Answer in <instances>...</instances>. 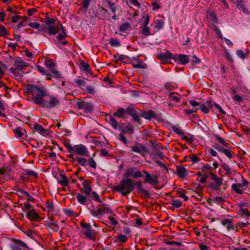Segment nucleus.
Masks as SVG:
<instances>
[{"label":"nucleus","instance_id":"f257e3e1","mask_svg":"<svg viewBox=\"0 0 250 250\" xmlns=\"http://www.w3.org/2000/svg\"><path fill=\"white\" fill-rule=\"evenodd\" d=\"M28 90L33 96L32 101L35 104L40 105L47 93L46 89L43 86L30 85Z\"/></svg>","mask_w":250,"mask_h":250},{"label":"nucleus","instance_id":"f03ea898","mask_svg":"<svg viewBox=\"0 0 250 250\" xmlns=\"http://www.w3.org/2000/svg\"><path fill=\"white\" fill-rule=\"evenodd\" d=\"M135 188L133 181L129 178L122 179L119 184L114 188L115 191L122 193L123 195L129 194Z\"/></svg>","mask_w":250,"mask_h":250},{"label":"nucleus","instance_id":"7ed1b4c3","mask_svg":"<svg viewBox=\"0 0 250 250\" xmlns=\"http://www.w3.org/2000/svg\"><path fill=\"white\" fill-rule=\"evenodd\" d=\"M81 226L82 228L81 231L85 238L95 241L98 231L92 229L90 224L82 222L81 223Z\"/></svg>","mask_w":250,"mask_h":250},{"label":"nucleus","instance_id":"20e7f679","mask_svg":"<svg viewBox=\"0 0 250 250\" xmlns=\"http://www.w3.org/2000/svg\"><path fill=\"white\" fill-rule=\"evenodd\" d=\"M90 213L93 217L100 219L103 215L112 213V210L108 205L102 203L97 209H91Z\"/></svg>","mask_w":250,"mask_h":250},{"label":"nucleus","instance_id":"39448f33","mask_svg":"<svg viewBox=\"0 0 250 250\" xmlns=\"http://www.w3.org/2000/svg\"><path fill=\"white\" fill-rule=\"evenodd\" d=\"M59 104L60 101L57 97L47 94L40 105L45 108L51 109Z\"/></svg>","mask_w":250,"mask_h":250},{"label":"nucleus","instance_id":"423d86ee","mask_svg":"<svg viewBox=\"0 0 250 250\" xmlns=\"http://www.w3.org/2000/svg\"><path fill=\"white\" fill-rule=\"evenodd\" d=\"M60 29H61L62 31L59 33L57 38L58 40L61 41L66 37V34L64 30V27L61 23H60V27L55 24L48 26L47 33L49 35H54L59 32Z\"/></svg>","mask_w":250,"mask_h":250},{"label":"nucleus","instance_id":"0eeeda50","mask_svg":"<svg viewBox=\"0 0 250 250\" xmlns=\"http://www.w3.org/2000/svg\"><path fill=\"white\" fill-rule=\"evenodd\" d=\"M89 13L92 17L101 20L106 16L107 10L102 6L99 5L97 8L91 9Z\"/></svg>","mask_w":250,"mask_h":250},{"label":"nucleus","instance_id":"6e6552de","mask_svg":"<svg viewBox=\"0 0 250 250\" xmlns=\"http://www.w3.org/2000/svg\"><path fill=\"white\" fill-rule=\"evenodd\" d=\"M76 105L79 109L84 110L85 112H91L94 108L93 105L91 103L83 101L77 102Z\"/></svg>","mask_w":250,"mask_h":250},{"label":"nucleus","instance_id":"1a4fd4ad","mask_svg":"<svg viewBox=\"0 0 250 250\" xmlns=\"http://www.w3.org/2000/svg\"><path fill=\"white\" fill-rule=\"evenodd\" d=\"M73 153H75L77 155L82 156H88V150L83 145L80 144L75 145Z\"/></svg>","mask_w":250,"mask_h":250},{"label":"nucleus","instance_id":"9d476101","mask_svg":"<svg viewBox=\"0 0 250 250\" xmlns=\"http://www.w3.org/2000/svg\"><path fill=\"white\" fill-rule=\"evenodd\" d=\"M10 247L11 250H21V248H28L27 245L24 242L16 239H12Z\"/></svg>","mask_w":250,"mask_h":250},{"label":"nucleus","instance_id":"9b49d317","mask_svg":"<svg viewBox=\"0 0 250 250\" xmlns=\"http://www.w3.org/2000/svg\"><path fill=\"white\" fill-rule=\"evenodd\" d=\"M143 173L145 174V181L146 183L150 185H155L159 183L158 177L156 175H151L146 170H143Z\"/></svg>","mask_w":250,"mask_h":250},{"label":"nucleus","instance_id":"f8f14e48","mask_svg":"<svg viewBox=\"0 0 250 250\" xmlns=\"http://www.w3.org/2000/svg\"><path fill=\"white\" fill-rule=\"evenodd\" d=\"M221 224L225 227L228 231L234 229V224L231 219L227 218L223 219L221 220Z\"/></svg>","mask_w":250,"mask_h":250},{"label":"nucleus","instance_id":"ddd939ff","mask_svg":"<svg viewBox=\"0 0 250 250\" xmlns=\"http://www.w3.org/2000/svg\"><path fill=\"white\" fill-rule=\"evenodd\" d=\"M131 150L132 151L141 154L142 151H143L145 153H148L149 150L148 148L146 146L140 144L139 146H135L131 147Z\"/></svg>","mask_w":250,"mask_h":250},{"label":"nucleus","instance_id":"4468645a","mask_svg":"<svg viewBox=\"0 0 250 250\" xmlns=\"http://www.w3.org/2000/svg\"><path fill=\"white\" fill-rule=\"evenodd\" d=\"M33 128L36 132L44 136H47L48 134V131L45 130L42 125L37 123H35L34 125Z\"/></svg>","mask_w":250,"mask_h":250},{"label":"nucleus","instance_id":"2eb2a0df","mask_svg":"<svg viewBox=\"0 0 250 250\" xmlns=\"http://www.w3.org/2000/svg\"><path fill=\"white\" fill-rule=\"evenodd\" d=\"M136 186L137 190L138 193L143 194L147 197H149L150 193L147 190L143 188V185L141 181L136 182Z\"/></svg>","mask_w":250,"mask_h":250},{"label":"nucleus","instance_id":"dca6fc26","mask_svg":"<svg viewBox=\"0 0 250 250\" xmlns=\"http://www.w3.org/2000/svg\"><path fill=\"white\" fill-rule=\"evenodd\" d=\"M90 182L88 180H84L83 183V186L84 189V193L87 196L92 193V188L90 185Z\"/></svg>","mask_w":250,"mask_h":250},{"label":"nucleus","instance_id":"f3484780","mask_svg":"<svg viewBox=\"0 0 250 250\" xmlns=\"http://www.w3.org/2000/svg\"><path fill=\"white\" fill-rule=\"evenodd\" d=\"M159 17H160L161 18L156 20L154 22L155 27L158 30L163 28L165 23L164 17L163 16H159Z\"/></svg>","mask_w":250,"mask_h":250},{"label":"nucleus","instance_id":"a211bd4d","mask_svg":"<svg viewBox=\"0 0 250 250\" xmlns=\"http://www.w3.org/2000/svg\"><path fill=\"white\" fill-rule=\"evenodd\" d=\"M14 65L16 68H17L21 71L22 69L27 67L28 64L21 60H17L15 62Z\"/></svg>","mask_w":250,"mask_h":250},{"label":"nucleus","instance_id":"6ab92c4d","mask_svg":"<svg viewBox=\"0 0 250 250\" xmlns=\"http://www.w3.org/2000/svg\"><path fill=\"white\" fill-rule=\"evenodd\" d=\"M140 115L142 117L147 120H150L151 118L155 117L154 113L152 111L147 112L144 110H142L140 111Z\"/></svg>","mask_w":250,"mask_h":250},{"label":"nucleus","instance_id":"aec40b11","mask_svg":"<svg viewBox=\"0 0 250 250\" xmlns=\"http://www.w3.org/2000/svg\"><path fill=\"white\" fill-rule=\"evenodd\" d=\"M27 218L30 220L38 221L40 219V216L34 210H30L26 214Z\"/></svg>","mask_w":250,"mask_h":250},{"label":"nucleus","instance_id":"412c9836","mask_svg":"<svg viewBox=\"0 0 250 250\" xmlns=\"http://www.w3.org/2000/svg\"><path fill=\"white\" fill-rule=\"evenodd\" d=\"M177 174L180 178H184L186 176L187 169L182 166H177L176 167Z\"/></svg>","mask_w":250,"mask_h":250},{"label":"nucleus","instance_id":"4be33fe9","mask_svg":"<svg viewBox=\"0 0 250 250\" xmlns=\"http://www.w3.org/2000/svg\"><path fill=\"white\" fill-rule=\"evenodd\" d=\"M80 68L84 71L86 74H91L92 73L90 65L84 62L83 61L81 62Z\"/></svg>","mask_w":250,"mask_h":250},{"label":"nucleus","instance_id":"5701e85b","mask_svg":"<svg viewBox=\"0 0 250 250\" xmlns=\"http://www.w3.org/2000/svg\"><path fill=\"white\" fill-rule=\"evenodd\" d=\"M60 180L58 183L63 187H66L68 185V181L67 177L63 174H60Z\"/></svg>","mask_w":250,"mask_h":250},{"label":"nucleus","instance_id":"b1692460","mask_svg":"<svg viewBox=\"0 0 250 250\" xmlns=\"http://www.w3.org/2000/svg\"><path fill=\"white\" fill-rule=\"evenodd\" d=\"M179 62L183 65L187 64L189 62L188 56L185 54L179 55Z\"/></svg>","mask_w":250,"mask_h":250},{"label":"nucleus","instance_id":"393cba45","mask_svg":"<svg viewBox=\"0 0 250 250\" xmlns=\"http://www.w3.org/2000/svg\"><path fill=\"white\" fill-rule=\"evenodd\" d=\"M171 57V53L167 52L165 53H160L158 55V58L161 61H167L170 60Z\"/></svg>","mask_w":250,"mask_h":250},{"label":"nucleus","instance_id":"a878e982","mask_svg":"<svg viewBox=\"0 0 250 250\" xmlns=\"http://www.w3.org/2000/svg\"><path fill=\"white\" fill-rule=\"evenodd\" d=\"M108 121L111 125L112 126V127L115 129H117L118 127V122L116 121V120L115 119V118L111 115H110L108 116Z\"/></svg>","mask_w":250,"mask_h":250},{"label":"nucleus","instance_id":"bb28decb","mask_svg":"<svg viewBox=\"0 0 250 250\" xmlns=\"http://www.w3.org/2000/svg\"><path fill=\"white\" fill-rule=\"evenodd\" d=\"M25 131V129L21 127H17L14 130L16 136L19 138L22 137Z\"/></svg>","mask_w":250,"mask_h":250},{"label":"nucleus","instance_id":"cd10ccee","mask_svg":"<svg viewBox=\"0 0 250 250\" xmlns=\"http://www.w3.org/2000/svg\"><path fill=\"white\" fill-rule=\"evenodd\" d=\"M115 239L116 242H117L125 243L127 241L128 238L125 235L120 234L115 237Z\"/></svg>","mask_w":250,"mask_h":250},{"label":"nucleus","instance_id":"c85d7f7f","mask_svg":"<svg viewBox=\"0 0 250 250\" xmlns=\"http://www.w3.org/2000/svg\"><path fill=\"white\" fill-rule=\"evenodd\" d=\"M215 137L217 140H218L223 146L226 148H229L230 145L225 142V139L221 137L218 135H215Z\"/></svg>","mask_w":250,"mask_h":250},{"label":"nucleus","instance_id":"c756f323","mask_svg":"<svg viewBox=\"0 0 250 250\" xmlns=\"http://www.w3.org/2000/svg\"><path fill=\"white\" fill-rule=\"evenodd\" d=\"M211 179L215 182L214 183L217 184V185H221L223 183V179L221 178L218 177L216 175L211 173L210 174Z\"/></svg>","mask_w":250,"mask_h":250},{"label":"nucleus","instance_id":"7c9ffc66","mask_svg":"<svg viewBox=\"0 0 250 250\" xmlns=\"http://www.w3.org/2000/svg\"><path fill=\"white\" fill-rule=\"evenodd\" d=\"M130 28V25L128 22L122 24L120 27V31L122 32L126 33Z\"/></svg>","mask_w":250,"mask_h":250},{"label":"nucleus","instance_id":"2f4dec72","mask_svg":"<svg viewBox=\"0 0 250 250\" xmlns=\"http://www.w3.org/2000/svg\"><path fill=\"white\" fill-rule=\"evenodd\" d=\"M76 197L78 202L84 205L85 203L86 198L85 196L81 194L80 193H76Z\"/></svg>","mask_w":250,"mask_h":250},{"label":"nucleus","instance_id":"473e14b6","mask_svg":"<svg viewBox=\"0 0 250 250\" xmlns=\"http://www.w3.org/2000/svg\"><path fill=\"white\" fill-rule=\"evenodd\" d=\"M74 83L78 86L82 87L85 85V82L83 79H82L80 77L74 80Z\"/></svg>","mask_w":250,"mask_h":250},{"label":"nucleus","instance_id":"72a5a7b5","mask_svg":"<svg viewBox=\"0 0 250 250\" xmlns=\"http://www.w3.org/2000/svg\"><path fill=\"white\" fill-rule=\"evenodd\" d=\"M172 130H173V132H174L175 133L178 134L179 135H180L181 136V138H182L184 135L185 134V133L184 132V131L180 129V128L177 127V126H173L172 127Z\"/></svg>","mask_w":250,"mask_h":250},{"label":"nucleus","instance_id":"f704fd0d","mask_svg":"<svg viewBox=\"0 0 250 250\" xmlns=\"http://www.w3.org/2000/svg\"><path fill=\"white\" fill-rule=\"evenodd\" d=\"M36 68L38 71L42 75H46L47 76H50L49 71L46 70L44 67L38 65L37 66Z\"/></svg>","mask_w":250,"mask_h":250},{"label":"nucleus","instance_id":"c9c22d12","mask_svg":"<svg viewBox=\"0 0 250 250\" xmlns=\"http://www.w3.org/2000/svg\"><path fill=\"white\" fill-rule=\"evenodd\" d=\"M125 110L123 108H119L117 112H115L113 113V115L115 117H118L119 118H122L123 115L125 114Z\"/></svg>","mask_w":250,"mask_h":250},{"label":"nucleus","instance_id":"e433bc0d","mask_svg":"<svg viewBox=\"0 0 250 250\" xmlns=\"http://www.w3.org/2000/svg\"><path fill=\"white\" fill-rule=\"evenodd\" d=\"M177 94L174 92H171L168 94L169 98L176 102H179L181 96H178Z\"/></svg>","mask_w":250,"mask_h":250},{"label":"nucleus","instance_id":"4c0bfd02","mask_svg":"<svg viewBox=\"0 0 250 250\" xmlns=\"http://www.w3.org/2000/svg\"><path fill=\"white\" fill-rule=\"evenodd\" d=\"M242 183L239 184L234 183V184L237 186L238 187H239L241 189H243L244 187H247L249 184V182L247 180H246L243 177H242Z\"/></svg>","mask_w":250,"mask_h":250},{"label":"nucleus","instance_id":"58836bf2","mask_svg":"<svg viewBox=\"0 0 250 250\" xmlns=\"http://www.w3.org/2000/svg\"><path fill=\"white\" fill-rule=\"evenodd\" d=\"M136 169V167H134L131 168H128L126 170L125 175L126 178H128L129 177L132 176V177L134 175V173L135 170Z\"/></svg>","mask_w":250,"mask_h":250},{"label":"nucleus","instance_id":"ea45409f","mask_svg":"<svg viewBox=\"0 0 250 250\" xmlns=\"http://www.w3.org/2000/svg\"><path fill=\"white\" fill-rule=\"evenodd\" d=\"M109 43L112 46L119 47L120 46L121 42L116 38H111L109 40Z\"/></svg>","mask_w":250,"mask_h":250},{"label":"nucleus","instance_id":"a19ab883","mask_svg":"<svg viewBox=\"0 0 250 250\" xmlns=\"http://www.w3.org/2000/svg\"><path fill=\"white\" fill-rule=\"evenodd\" d=\"M142 33L145 36L151 35L150 29L148 26H143L142 29Z\"/></svg>","mask_w":250,"mask_h":250},{"label":"nucleus","instance_id":"79ce46f5","mask_svg":"<svg viewBox=\"0 0 250 250\" xmlns=\"http://www.w3.org/2000/svg\"><path fill=\"white\" fill-rule=\"evenodd\" d=\"M133 67L135 68L146 69L147 66L146 64L143 63L140 60L138 63L133 64Z\"/></svg>","mask_w":250,"mask_h":250},{"label":"nucleus","instance_id":"37998d69","mask_svg":"<svg viewBox=\"0 0 250 250\" xmlns=\"http://www.w3.org/2000/svg\"><path fill=\"white\" fill-rule=\"evenodd\" d=\"M245 205L244 203H240L239 204V207L240 208V211L244 214L246 215L248 217L250 216V213L246 208H243L242 207Z\"/></svg>","mask_w":250,"mask_h":250},{"label":"nucleus","instance_id":"c03bdc74","mask_svg":"<svg viewBox=\"0 0 250 250\" xmlns=\"http://www.w3.org/2000/svg\"><path fill=\"white\" fill-rule=\"evenodd\" d=\"M177 193L178 196L183 198L184 201H187L188 200V197L185 194L184 191L183 189L177 190Z\"/></svg>","mask_w":250,"mask_h":250},{"label":"nucleus","instance_id":"a18cd8bd","mask_svg":"<svg viewBox=\"0 0 250 250\" xmlns=\"http://www.w3.org/2000/svg\"><path fill=\"white\" fill-rule=\"evenodd\" d=\"M10 71L15 76H21V71L16 67H11Z\"/></svg>","mask_w":250,"mask_h":250},{"label":"nucleus","instance_id":"49530a36","mask_svg":"<svg viewBox=\"0 0 250 250\" xmlns=\"http://www.w3.org/2000/svg\"><path fill=\"white\" fill-rule=\"evenodd\" d=\"M76 160L77 162L82 166L85 167L86 164L87 160L83 157H77L76 158Z\"/></svg>","mask_w":250,"mask_h":250},{"label":"nucleus","instance_id":"de8ad7c7","mask_svg":"<svg viewBox=\"0 0 250 250\" xmlns=\"http://www.w3.org/2000/svg\"><path fill=\"white\" fill-rule=\"evenodd\" d=\"M171 205L176 208H180L182 205V202L177 199H173L171 201Z\"/></svg>","mask_w":250,"mask_h":250},{"label":"nucleus","instance_id":"09e8293b","mask_svg":"<svg viewBox=\"0 0 250 250\" xmlns=\"http://www.w3.org/2000/svg\"><path fill=\"white\" fill-rule=\"evenodd\" d=\"M125 110V112H126L129 115L131 116L133 115L137 112L134 108L131 106L127 107Z\"/></svg>","mask_w":250,"mask_h":250},{"label":"nucleus","instance_id":"8fccbe9b","mask_svg":"<svg viewBox=\"0 0 250 250\" xmlns=\"http://www.w3.org/2000/svg\"><path fill=\"white\" fill-rule=\"evenodd\" d=\"M45 64L46 67L49 68L50 69L54 68L56 65L55 63L54 62L51 60H48L46 61Z\"/></svg>","mask_w":250,"mask_h":250},{"label":"nucleus","instance_id":"3c124183","mask_svg":"<svg viewBox=\"0 0 250 250\" xmlns=\"http://www.w3.org/2000/svg\"><path fill=\"white\" fill-rule=\"evenodd\" d=\"M9 34L6 28L3 26H0V36L5 37L6 36Z\"/></svg>","mask_w":250,"mask_h":250},{"label":"nucleus","instance_id":"603ef678","mask_svg":"<svg viewBox=\"0 0 250 250\" xmlns=\"http://www.w3.org/2000/svg\"><path fill=\"white\" fill-rule=\"evenodd\" d=\"M88 165L90 167L96 169L97 168V164L93 158H90L88 160Z\"/></svg>","mask_w":250,"mask_h":250},{"label":"nucleus","instance_id":"864d4df0","mask_svg":"<svg viewBox=\"0 0 250 250\" xmlns=\"http://www.w3.org/2000/svg\"><path fill=\"white\" fill-rule=\"evenodd\" d=\"M231 188L237 194H242L243 193V190L239 187H238L237 186L235 185L234 184L232 185Z\"/></svg>","mask_w":250,"mask_h":250},{"label":"nucleus","instance_id":"5fc2aeb1","mask_svg":"<svg viewBox=\"0 0 250 250\" xmlns=\"http://www.w3.org/2000/svg\"><path fill=\"white\" fill-rule=\"evenodd\" d=\"M45 206L48 209V211H53L54 210L53 203L49 201L48 200L46 202Z\"/></svg>","mask_w":250,"mask_h":250},{"label":"nucleus","instance_id":"6e6d98bb","mask_svg":"<svg viewBox=\"0 0 250 250\" xmlns=\"http://www.w3.org/2000/svg\"><path fill=\"white\" fill-rule=\"evenodd\" d=\"M221 167L226 171V173L227 174L231 173V169L227 164L223 163L221 165Z\"/></svg>","mask_w":250,"mask_h":250},{"label":"nucleus","instance_id":"4d7b16f0","mask_svg":"<svg viewBox=\"0 0 250 250\" xmlns=\"http://www.w3.org/2000/svg\"><path fill=\"white\" fill-rule=\"evenodd\" d=\"M212 201L214 202V203H217V204H221L222 203L224 200H223V198L222 197H221V196H215V197H213L212 199Z\"/></svg>","mask_w":250,"mask_h":250},{"label":"nucleus","instance_id":"13d9d810","mask_svg":"<svg viewBox=\"0 0 250 250\" xmlns=\"http://www.w3.org/2000/svg\"><path fill=\"white\" fill-rule=\"evenodd\" d=\"M64 146L67 149L68 151L70 153H73V150L74 148V146H72V145L69 143H65L64 144Z\"/></svg>","mask_w":250,"mask_h":250},{"label":"nucleus","instance_id":"bf43d9fd","mask_svg":"<svg viewBox=\"0 0 250 250\" xmlns=\"http://www.w3.org/2000/svg\"><path fill=\"white\" fill-rule=\"evenodd\" d=\"M213 29L216 33V34H217V36H218V37H219L221 39H223V35H222V34L221 33V30H220V29L217 26L214 25L213 27Z\"/></svg>","mask_w":250,"mask_h":250},{"label":"nucleus","instance_id":"052dcab7","mask_svg":"<svg viewBox=\"0 0 250 250\" xmlns=\"http://www.w3.org/2000/svg\"><path fill=\"white\" fill-rule=\"evenodd\" d=\"M91 0H83V7L84 8L85 11L87 10Z\"/></svg>","mask_w":250,"mask_h":250},{"label":"nucleus","instance_id":"680f3d73","mask_svg":"<svg viewBox=\"0 0 250 250\" xmlns=\"http://www.w3.org/2000/svg\"><path fill=\"white\" fill-rule=\"evenodd\" d=\"M118 60L123 62H125L128 60V57L127 56L124 55L117 54Z\"/></svg>","mask_w":250,"mask_h":250},{"label":"nucleus","instance_id":"e2e57ef3","mask_svg":"<svg viewBox=\"0 0 250 250\" xmlns=\"http://www.w3.org/2000/svg\"><path fill=\"white\" fill-rule=\"evenodd\" d=\"M201 110L204 113L207 114L209 112V110L206 104H202L200 105Z\"/></svg>","mask_w":250,"mask_h":250},{"label":"nucleus","instance_id":"0e129e2a","mask_svg":"<svg viewBox=\"0 0 250 250\" xmlns=\"http://www.w3.org/2000/svg\"><path fill=\"white\" fill-rule=\"evenodd\" d=\"M143 177V173L139 171H135L134 175L133 176V179H136L138 178H142Z\"/></svg>","mask_w":250,"mask_h":250},{"label":"nucleus","instance_id":"69168bd1","mask_svg":"<svg viewBox=\"0 0 250 250\" xmlns=\"http://www.w3.org/2000/svg\"><path fill=\"white\" fill-rule=\"evenodd\" d=\"M126 129L127 132L128 134H132L134 132V129L132 125H127L125 127Z\"/></svg>","mask_w":250,"mask_h":250},{"label":"nucleus","instance_id":"338daca9","mask_svg":"<svg viewBox=\"0 0 250 250\" xmlns=\"http://www.w3.org/2000/svg\"><path fill=\"white\" fill-rule=\"evenodd\" d=\"M213 148L218 150V151L223 153L224 150H225L226 148H224L220 146L217 144H215L213 146Z\"/></svg>","mask_w":250,"mask_h":250},{"label":"nucleus","instance_id":"774afa93","mask_svg":"<svg viewBox=\"0 0 250 250\" xmlns=\"http://www.w3.org/2000/svg\"><path fill=\"white\" fill-rule=\"evenodd\" d=\"M56 21V18H51L49 20H47L45 21V24L48 26L54 25Z\"/></svg>","mask_w":250,"mask_h":250}]
</instances>
